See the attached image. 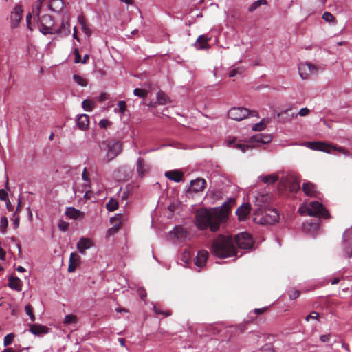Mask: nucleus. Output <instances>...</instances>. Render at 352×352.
<instances>
[{"label": "nucleus", "mask_w": 352, "mask_h": 352, "mask_svg": "<svg viewBox=\"0 0 352 352\" xmlns=\"http://www.w3.org/2000/svg\"><path fill=\"white\" fill-rule=\"evenodd\" d=\"M211 253L219 258L237 256L234 239L230 235L219 234L212 241Z\"/></svg>", "instance_id": "nucleus-1"}, {"label": "nucleus", "mask_w": 352, "mask_h": 352, "mask_svg": "<svg viewBox=\"0 0 352 352\" xmlns=\"http://www.w3.org/2000/svg\"><path fill=\"white\" fill-rule=\"evenodd\" d=\"M42 2H36L33 9L32 14L34 19H36V23L39 30L44 35L54 34V22L52 17L45 14V10L42 9Z\"/></svg>", "instance_id": "nucleus-2"}, {"label": "nucleus", "mask_w": 352, "mask_h": 352, "mask_svg": "<svg viewBox=\"0 0 352 352\" xmlns=\"http://www.w3.org/2000/svg\"><path fill=\"white\" fill-rule=\"evenodd\" d=\"M272 136L270 135L264 134H256L249 140V144L242 143L241 140L236 138H233L228 141V144L234 148L241 150L242 152H245L246 150L256 147L262 144H266L272 141Z\"/></svg>", "instance_id": "nucleus-3"}, {"label": "nucleus", "mask_w": 352, "mask_h": 352, "mask_svg": "<svg viewBox=\"0 0 352 352\" xmlns=\"http://www.w3.org/2000/svg\"><path fill=\"white\" fill-rule=\"evenodd\" d=\"M101 151H107L104 160L106 162L114 160L122 151V143L115 139L108 141H102L100 144Z\"/></svg>", "instance_id": "nucleus-4"}, {"label": "nucleus", "mask_w": 352, "mask_h": 352, "mask_svg": "<svg viewBox=\"0 0 352 352\" xmlns=\"http://www.w3.org/2000/svg\"><path fill=\"white\" fill-rule=\"evenodd\" d=\"M299 212L301 214H307L310 217L316 218L330 219L331 217L324 206L318 201H312L305 208H300Z\"/></svg>", "instance_id": "nucleus-5"}, {"label": "nucleus", "mask_w": 352, "mask_h": 352, "mask_svg": "<svg viewBox=\"0 0 352 352\" xmlns=\"http://www.w3.org/2000/svg\"><path fill=\"white\" fill-rule=\"evenodd\" d=\"M306 146L310 149L320 151L327 153H331L332 150L338 151L346 156L349 155V152L343 147L331 145L322 142H307Z\"/></svg>", "instance_id": "nucleus-6"}, {"label": "nucleus", "mask_w": 352, "mask_h": 352, "mask_svg": "<svg viewBox=\"0 0 352 352\" xmlns=\"http://www.w3.org/2000/svg\"><path fill=\"white\" fill-rule=\"evenodd\" d=\"M251 116L253 117H258V113L256 111H250L246 108L233 107L228 112L229 118L240 121Z\"/></svg>", "instance_id": "nucleus-7"}, {"label": "nucleus", "mask_w": 352, "mask_h": 352, "mask_svg": "<svg viewBox=\"0 0 352 352\" xmlns=\"http://www.w3.org/2000/svg\"><path fill=\"white\" fill-rule=\"evenodd\" d=\"M341 250L344 257L351 258L352 256V226L343 233Z\"/></svg>", "instance_id": "nucleus-8"}, {"label": "nucleus", "mask_w": 352, "mask_h": 352, "mask_svg": "<svg viewBox=\"0 0 352 352\" xmlns=\"http://www.w3.org/2000/svg\"><path fill=\"white\" fill-rule=\"evenodd\" d=\"M234 241L240 249L250 250L254 245L253 239L247 232H243L235 235Z\"/></svg>", "instance_id": "nucleus-9"}, {"label": "nucleus", "mask_w": 352, "mask_h": 352, "mask_svg": "<svg viewBox=\"0 0 352 352\" xmlns=\"http://www.w3.org/2000/svg\"><path fill=\"white\" fill-rule=\"evenodd\" d=\"M235 199L230 198L221 207L213 208L212 210L214 211V216L217 217L218 220H223V219L228 218L231 208L235 205Z\"/></svg>", "instance_id": "nucleus-10"}, {"label": "nucleus", "mask_w": 352, "mask_h": 352, "mask_svg": "<svg viewBox=\"0 0 352 352\" xmlns=\"http://www.w3.org/2000/svg\"><path fill=\"white\" fill-rule=\"evenodd\" d=\"M298 69V74L303 80L309 79L311 74H316L318 72L317 66L308 62L299 63Z\"/></svg>", "instance_id": "nucleus-11"}, {"label": "nucleus", "mask_w": 352, "mask_h": 352, "mask_svg": "<svg viewBox=\"0 0 352 352\" xmlns=\"http://www.w3.org/2000/svg\"><path fill=\"white\" fill-rule=\"evenodd\" d=\"M36 2H42V9L46 11L49 9L54 12H60L64 6L63 0H38Z\"/></svg>", "instance_id": "nucleus-12"}, {"label": "nucleus", "mask_w": 352, "mask_h": 352, "mask_svg": "<svg viewBox=\"0 0 352 352\" xmlns=\"http://www.w3.org/2000/svg\"><path fill=\"white\" fill-rule=\"evenodd\" d=\"M222 221H195L197 228L200 230H210L212 232L220 230Z\"/></svg>", "instance_id": "nucleus-13"}, {"label": "nucleus", "mask_w": 352, "mask_h": 352, "mask_svg": "<svg viewBox=\"0 0 352 352\" xmlns=\"http://www.w3.org/2000/svg\"><path fill=\"white\" fill-rule=\"evenodd\" d=\"M94 243L93 240L87 237H80L78 242L76 244L78 251L81 254H85L86 250L94 247Z\"/></svg>", "instance_id": "nucleus-14"}, {"label": "nucleus", "mask_w": 352, "mask_h": 352, "mask_svg": "<svg viewBox=\"0 0 352 352\" xmlns=\"http://www.w3.org/2000/svg\"><path fill=\"white\" fill-rule=\"evenodd\" d=\"M23 10L21 6H16L14 8L13 10L11 12L10 14V21H11V27L12 28H16L19 23H20L22 19V13Z\"/></svg>", "instance_id": "nucleus-15"}, {"label": "nucleus", "mask_w": 352, "mask_h": 352, "mask_svg": "<svg viewBox=\"0 0 352 352\" xmlns=\"http://www.w3.org/2000/svg\"><path fill=\"white\" fill-rule=\"evenodd\" d=\"M214 216V211L207 208H200L197 210L195 218L196 220H213Z\"/></svg>", "instance_id": "nucleus-16"}, {"label": "nucleus", "mask_w": 352, "mask_h": 352, "mask_svg": "<svg viewBox=\"0 0 352 352\" xmlns=\"http://www.w3.org/2000/svg\"><path fill=\"white\" fill-rule=\"evenodd\" d=\"M251 210L252 208L250 204L243 203L236 211V214L238 216V220H243L247 218L250 214Z\"/></svg>", "instance_id": "nucleus-17"}, {"label": "nucleus", "mask_w": 352, "mask_h": 352, "mask_svg": "<svg viewBox=\"0 0 352 352\" xmlns=\"http://www.w3.org/2000/svg\"><path fill=\"white\" fill-rule=\"evenodd\" d=\"M319 221H305L302 225L303 232L314 234L319 229Z\"/></svg>", "instance_id": "nucleus-18"}, {"label": "nucleus", "mask_w": 352, "mask_h": 352, "mask_svg": "<svg viewBox=\"0 0 352 352\" xmlns=\"http://www.w3.org/2000/svg\"><path fill=\"white\" fill-rule=\"evenodd\" d=\"M208 256L209 253L208 251L205 250H199L197 252V255L195 261V265L198 267H203L206 265Z\"/></svg>", "instance_id": "nucleus-19"}, {"label": "nucleus", "mask_w": 352, "mask_h": 352, "mask_svg": "<svg viewBox=\"0 0 352 352\" xmlns=\"http://www.w3.org/2000/svg\"><path fill=\"white\" fill-rule=\"evenodd\" d=\"M81 261L80 256L76 252L70 254L69 262L68 266V272H74L78 266L80 265Z\"/></svg>", "instance_id": "nucleus-20"}, {"label": "nucleus", "mask_w": 352, "mask_h": 352, "mask_svg": "<svg viewBox=\"0 0 352 352\" xmlns=\"http://www.w3.org/2000/svg\"><path fill=\"white\" fill-rule=\"evenodd\" d=\"M206 186V181L204 179L197 178L190 182L191 190L195 192L204 191Z\"/></svg>", "instance_id": "nucleus-21"}, {"label": "nucleus", "mask_w": 352, "mask_h": 352, "mask_svg": "<svg viewBox=\"0 0 352 352\" xmlns=\"http://www.w3.org/2000/svg\"><path fill=\"white\" fill-rule=\"evenodd\" d=\"M296 116L297 115L292 111V109H286L277 114L278 122L281 123L289 122L293 118Z\"/></svg>", "instance_id": "nucleus-22"}, {"label": "nucleus", "mask_w": 352, "mask_h": 352, "mask_svg": "<svg viewBox=\"0 0 352 352\" xmlns=\"http://www.w3.org/2000/svg\"><path fill=\"white\" fill-rule=\"evenodd\" d=\"M54 31V34H59L63 36L69 35L70 34V25L69 21L63 19L60 27L56 28L55 26Z\"/></svg>", "instance_id": "nucleus-23"}, {"label": "nucleus", "mask_w": 352, "mask_h": 352, "mask_svg": "<svg viewBox=\"0 0 352 352\" xmlns=\"http://www.w3.org/2000/svg\"><path fill=\"white\" fill-rule=\"evenodd\" d=\"M29 326L30 331L35 336H42L48 333L49 328L46 326L39 324H29Z\"/></svg>", "instance_id": "nucleus-24"}, {"label": "nucleus", "mask_w": 352, "mask_h": 352, "mask_svg": "<svg viewBox=\"0 0 352 352\" xmlns=\"http://www.w3.org/2000/svg\"><path fill=\"white\" fill-rule=\"evenodd\" d=\"M210 39V37H208L206 35H200L197 39L195 47L197 50H208L210 48L208 42Z\"/></svg>", "instance_id": "nucleus-25"}, {"label": "nucleus", "mask_w": 352, "mask_h": 352, "mask_svg": "<svg viewBox=\"0 0 352 352\" xmlns=\"http://www.w3.org/2000/svg\"><path fill=\"white\" fill-rule=\"evenodd\" d=\"M170 234H173L177 239L180 241L188 239L190 236L188 232L181 226H175L174 230L170 232Z\"/></svg>", "instance_id": "nucleus-26"}, {"label": "nucleus", "mask_w": 352, "mask_h": 352, "mask_svg": "<svg viewBox=\"0 0 352 352\" xmlns=\"http://www.w3.org/2000/svg\"><path fill=\"white\" fill-rule=\"evenodd\" d=\"M65 214L69 219H72L74 220L83 219L85 217L84 212L73 207L67 208L65 210Z\"/></svg>", "instance_id": "nucleus-27"}, {"label": "nucleus", "mask_w": 352, "mask_h": 352, "mask_svg": "<svg viewBox=\"0 0 352 352\" xmlns=\"http://www.w3.org/2000/svg\"><path fill=\"white\" fill-rule=\"evenodd\" d=\"M164 175L168 179L175 182H180L184 179L183 173L177 170L166 171Z\"/></svg>", "instance_id": "nucleus-28"}, {"label": "nucleus", "mask_w": 352, "mask_h": 352, "mask_svg": "<svg viewBox=\"0 0 352 352\" xmlns=\"http://www.w3.org/2000/svg\"><path fill=\"white\" fill-rule=\"evenodd\" d=\"M302 190L307 196L316 197L317 195L316 186L311 182L304 183L302 186Z\"/></svg>", "instance_id": "nucleus-29"}, {"label": "nucleus", "mask_w": 352, "mask_h": 352, "mask_svg": "<svg viewBox=\"0 0 352 352\" xmlns=\"http://www.w3.org/2000/svg\"><path fill=\"white\" fill-rule=\"evenodd\" d=\"M76 124L80 130H85L88 128L89 124V118L87 114H82L78 116L76 119Z\"/></svg>", "instance_id": "nucleus-30"}, {"label": "nucleus", "mask_w": 352, "mask_h": 352, "mask_svg": "<svg viewBox=\"0 0 352 352\" xmlns=\"http://www.w3.org/2000/svg\"><path fill=\"white\" fill-rule=\"evenodd\" d=\"M8 285L10 288L16 291L21 290V280L17 277H10Z\"/></svg>", "instance_id": "nucleus-31"}, {"label": "nucleus", "mask_w": 352, "mask_h": 352, "mask_svg": "<svg viewBox=\"0 0 352 352\" xmlns=\"http://www.w3.org/2000/svg\"><path fill=\"white\" fill-rule=\"evenodd\" d=\"M278 175H269L264 176L262 178L261 180L265 184H273L275 182H276L278 181Z\"/></svg>", "instance_id": "nucleus-32"}, {"label": "nucleus", "mask_w": 352, "mask_h": 352, "mask_svg": "<svg viewBox=\"0 0 352 352\" xmlns=\"http://www.w3.org/2000/svg\"><path fill=\"white\" fill-rule=\"evenodd\" d=\"M82 108L87 111H91L95 107V102L91 100H85L82 103Z\"/></svg>", "instance_id": "nucleus-33"}, {"label": "nucleus", "mask_w": 352, "mask_h": 352, "mask_svg": "<svg viewBox=\"0 0 352 352\" xmlns=\"http://www.w3.org/2000/svg\"><path fill=\"white\" fill-rule=\"evenodd\" d=\"M137 170L141 177L144 175L146 168L144 162L142 159L139 158L137 162Z\"/></svg>", "instance_id": "nucleus-34"}, {"label": "nucleus", "mask_w": 352, "mask_h": 352, "mask_svg": "<svg viewBox=\"0 0 352 352\" xmlns=\"http://www.w3.org/2000/svg\"><path fill=\"white\" fill-rule=\"evenodd\" d=\"M322 18L326 21L329 23H336V17L329 12H324L322 14Z\"/></svg>", "instance_id": "nucleus-35"}, {"label": "nucleus", "mask_w": 352, "mask_h": 352, "mask_svg": "<svg viewBox=\"0 0 352 352\" xmlns=\"http://www.w3.org/2000/svg\"><path fill=\"white\" fill-rule=\"evenodd\" d=\"M157 101L160 104H166L168 101V98L164 92L160 91L157 93Z\"/></svg>", "instance_id": "nucleus-36"}, {"label": "nucleus", "mask_w": 352, "mask_h": 352, "mask_svg": "<svg viewBox=\"0 0 352 352\" xmlns=\"http://www.w3.org/2000/svg\"><path fill=\"white\" fill-rule=\"evenodd\" d=\"M267 4L266 0H258L250 5L248 8L249 12H252L256 10L261 5Z\"/></svg>", "instance_id": "nucleus-37"}, {"label": "nucleus", "mask_w": 352, "mask_h": 352, "mask_svg": "<svg viewBox=\"0 0 352 352\" xmlns=\"http://www.w3.org/2000/svg\"><path fill=\"white\" fill-rule=\"evenodd\" d=\"M78 321V318L76 316L73 314H68L65 316L64 318V324H76Z\"/></svg>", "instance_id": "nucleus-38"}, {"label": "nucleus", "mask_w": 352, "mask_h": 352, "mask_svg": "<svg viewBox=\"0 0 352 352\" xmlns=\"http://www.w3.org/2000/svg\"><path fill=\"white\" fill-rule=\"evenodd\" d=\"M73 78L78 85L82 87H86L87 85V80L78 74H74Z\"/></svg>", "instance_id": "nucleus-39"}, {"label": "nucleus", "mask_w": 352, "mask_h": 352, "mask_svg": "<svg viewBox=\"0 0 352 352\" xmlns=\"http://www.w3.org/2000/svg\"><path fill=\"white\" fill-rule=\"evenodd\" d=\"M121 227V221H119L118 223L114 225L112 228H109L107 232V236H111L115 234Z\"/></svg>", "instance_id": "nucleus-40"}, {"label": "nucleus", "mask_w": 352, "mask_h": 352, "mask_svg": "<svg viewBox=\"0 0 352 352\" xmlns=\"http://www.w3.org/2000/svg\"><path fill=\"white\" fill-rule=\"evenodd\" d=\"M118 206V203L114 199H110L108 203L106 204L107 209L109 211H114L117 209Z\"/></svg>", "instance_id": "nucleus-41"}, {"label": "nucleus", "mask_w": 352, "mask_h": 352, "mask_svg": "<svg viewBox=\"0 0 352 352\" xmlns=\"http://www.w3.org/2000/svg\"><path fill=\"white\" fill-rule=\"evenodd\" d=\"M89 173H88V170H87V168H85L83 171H82V178L86 182L84 184L85 187H89L90 186V179H89Z\"/></svg>", "instance_id": "nucleus-42"}, {"label": "nucleus", "mask_w": 352, "mask_h": 352, "mask_svg": "<svg viewBox=\"0 0 352 352\" xmlns=\"http://www.w3.org/2000/svg\"><path fill=\"white\" fill-rule=\"evenodd\" d=\"M289 188L290 192H298L300 188L299 181H294L292 183L289 184Z\"/></svg>", "instance_id": "nucleus-43"}, {"label": "nucleus", "mask_w": 352, "mask_h": 352, "mask_svg": "<svg viewBox=\"0 0 352 352\" xmlns=\"http://www.w3.org/2000/svg\"><path fill=\"white\" fill-rule=\"evenodd\" d=\"M14 337H15V336L12 333L6 335L3 339L4 346H6L10 345L13 342Z\"/></svg>", "instance_id": "nucleus-44"}, {"label": "nucleus", "mask_w": 352, "mask_h": 352, "mask_svg": "<svg viewBox=\"0 0 352 352\" xmlns=\"http://www.w3.org/2000/svg\"><path fill=\"white\" fill-rule=\"evenodd\" d=\"M133 94L135 96L140 98H145L147 96V91L143 89L136 88L134 89Z\"/></svg>", "instance_id": "nucleus-45"}, {"label": "nucleus", "mask_w": 352, "mask_h": 352, "mask_svg": "<svg viewBox=\"0 0 352 352\" xmlns=\"http://www.w3.org/2000/svg\"><path fill=\"white\" fill-rule=\"evenodd\" d=\"M265 123L264 122V120H262L260 122L254 124L252 126V130L256 131H260L263 130L265 128Z\"/></svg>", "instance_id": "nucleus-46"}, {"label": "nucleus", "mask_w": 352, "mask_h": 352, "mask_svg": "<svg viewBox=\"0 0 352 352\" xmlns=\"http://www.w3.org/2000/svg\"><path fill=\"white\" fill-rule=\"evenodd\" d=\"M21 209H22L21 201L20 199H19L18 200V206H17L16 210L14 215V219L13 220L18 221L20 219V218L22 217L19 214V213L21 212Z\"/></svg>", "instance_id": "nucleus-47"}, {"label": "nucleus", "mask_w": 352, "mask_h": 352, "mask_svg": "<svg viewBox=\"0 0 352 352\" xmlns=\"http://www.w3.org/2000/svg\"><path fill=\"white\" fill-rule=\"evenodd\" d=\"M190 252L188 251V250H185L182 254V257H181V260L186 264L187 265L188 263V262L190 261Z\"/></svg>", "instance_id": "nucleus-48"}, {"label": "nucleus", "mask_w": 352, "mask_h": 352, "mask_svg": "<svg viewBox=\"0 0 352 352\" xmlns=\"http://www.w3.org/2000/svg\"><path fill=\"white\" fill-rule=\"evenodd\" d=\"M25 311L27 315H28L31 319L32 322H34L35 320V316L32 311V308L30 305H27L25 307Z\"/></svg>", "instance_id": "nucleus-49"}, {"label": "nucleus", "mask_w": 352, "mask_h": 352, "mask_svg": "<svg viewBox=\"0 0 352 352\" xmlns=\"http://www.w3.org/2000/svg\"><path fill=\"white\" fill-rule=\"evenodd\" d=\"M288 294L290 299L295 300L299 296L300 292L296 289H291L289 290Z\"/></svg>", "instance_id": "nucleus-50"}, {"label": "nucleus", "mask_w": 352, "mask_h": 352, "mask_svg": "<svg viewBox=\"0 0 352 352\" xmlns=\"http://www.w3.org/2000/svg\"><path fill=\"white\" fill-rule=\"evenodd\" d=\"M153 311L157 314H162V315H164L165 316H169L171 315L170 311H169V310H167L166 311H161L160 309H158L157 307V306L155 305H153Z\"/></svg>", "instance_id": "nucleus-51"}, {"label": "nucleus", "mask_w": 352, "mask_h": 352, "mask_svg": "<svg viewBox=\"0 0 352 352\" xmlns=\"http://www.w3.org/2000/svg\"><path fill=\"white\" fill-rule=\"evenodd\" d=\"M58 227L60 230L65 232L69 227V223L67 221H59Z\"/></svg>", "instance_id": "nucleus-52"}, {"label": "nucleus", "mask_w": 352, "mask_h": 352, "mask_svg": "<svg viewBox=\"0 0 352 352\" xmlns=\"http://www.w3.org/2000/svg\"><path fill=\"white\" fill-rule=\"evenodd\" d=\"M98 124L100 128L105 129L109 126L111 124V123L107 119H102L99 122Z\"/></svg>", "instance_id": "nucleus-53"}, {"label": "nucleus", "mask_w": 352, "mask_h": 352, "mask_svg": "<svg viewBox=\"0 0 352 352\" xmlns=\"http://www.w3.org/2000/svg\"><path fill=\"white\" fill-rule=\"evenodd\" d=\"M82 31L88 36H89L91 34V30L89 28L87 24H82L81 25Z\"/></svg>", "instance_id": "nucleus-54"}, {"label": "nucleus", "mask_w": 352, "mask_h": 352, "mask_svg": "<svg viewBox=\"0 0 352 352\" xmlns=\"http://www.w3.org/2000/svg\"><path fill=\"white\" fill-rule=\"evenodd\" d=\"M8 221H1L0 223V231L2 234H5L6 232L7 228L8 226Z\"/></svg>", "instance_id": "nucleus-55"}, {"label": "nucleus", "mask_w": 352, "mask_h": 352, "mask_svg": "<svg viewBox=\"0 0 352 352\" xmlns=\"http://www.w3.org/2000/svg\"><path fill=\"white\" fill-rule=\"evenodd\" d=\"M74 56H75L74 62L76 63H81V61H82L81 56L79 53L78 49H77V48H76L74 50Z\"/></svg>", "instance_id": "nucleus-56"}, {"label": "nucleus", "mask_w": 352, "mask_h": 352, "mask_svg": "<svg viewBox=\"0 0 352 352\" xmlns=\"http://www.w3.org/2000/svg\"><path fill=\"white\" fill-rule=\"evenodd\" d=\"M179 204L177 202H173L168 206V210L170 212H173L177 210V208H179Z\"/></svg>", "instance_id": "nucleus-57"}, {"label": "nucleus", "mask_w": 352, "mask_h": 352, "mask_svg": "<svg viewBox=\"0 0 352 352\" xmlns=\"http://www.w3.org/2000/svg\"><path fill=\"white\" fill-rule=\"evenodd\" d=\"M118 107L120 112L123 113L126 109V104L124 101H119Z\"/></svg>", "instance_id": "nucleus-58"}, {"label": "nucleus", "mask_w": 352, "mask_h": 352, "mask_svg": "<svg viewBox=\"0 0 352 352\" xmlns=\"http://www.w3.org/2000/svg\"><path fill=\"white\" fill-rule=\"evenodd\" d=\"M310 111L309 109L305 107L300 109L298 112V115L301 117H304L307 116L309 113Z\"/></svg>", "instance_id": "nucleus-59"}, {"label": "nucleus", "mask_w": 352, "mask_h": 352, "mask_svg": "<svg viewBox=\"0 0 352 352\" xmlns=\"http://www.w3.org/2000/svg\"><path fill=\"white\" fill-rule=\"evenodd\" d=\"M318 314L316 311L311 312L305 318L307 321H309L311 319H318Z\"/></svg>", "instance_id": "nucleus-60"}, {"label": "nucleus", "mask_w": 352, "mask_h": 352, "mask_svg": "<svg viewBox=\"0 0 352 352\" xmlns=\"http://www.w3.org/2000/svg\"><path fill=\"white\" fill-rule=\"evenodd\" d=\"M8 197V195L7 192L3 189H1L0 190V199L2 201H6Z\"/></svg>", "instance_id": "nucleus-61"}, {"label": "nucleus", "mask_w": 352, "mask_h": 352, "mask_svg": "<svg viewBox=\"0 0 352 352\" xmlns=\"http://www.w3.org/2000/svg\"><path fill=\"white\" fill-rule=\"evenodd\" d=\"M330 337H331V334H329H329L322 335L320 337V340L322 342H327L329 341Z\"/></svg>", "instance_id": "nucleus-62"}, {"label": "nucleus", "mask_w": 352, "mask_h": 352, "mask_svg": "<svg viewBox=\"0 0 352 352\" xmlns=\"http://www.w3.org/2000/svg\"><path fill=\"white\" fill-rule=\"evenodd\" d=\"M212 197L213 199H221V192L219 190L214 191L212 192Z\"/></svg>", "instance_id": "nucleus-63"}, {"label": "nucleus", "mask_w": 352, "mask_h": 352, "mask_svg": "<svg viewBox=\"0 0 352 352\" xmlns=\"http://www.w3.org/2000/svg\"><path fill=\"white\" fill-rule=\"evenodd\" d=\"M31 18H32V14H31V13H29V14L26 16V22H27L28 28L30 30H32V28L31 27Z\"/></svg>", "instance_id": "nucleus-64"}]
</instances>
